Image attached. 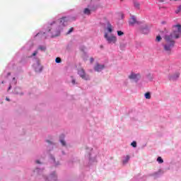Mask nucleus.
I'll use <instances>...</instances> for the list:
<instances>
[{
  "label": "nucleus",
  "instance_id": "28",
  "mask_svg": "<svg viewBox=\"0 0 181 181\" xmlns=\"http://www.w3.org/2000/svg\"><path fill=\"white\" fill-rule=\"evenodd\" d=\"M6 101H9V98H6Z\"/></svg>",
  "mask_w": 181,
  "mask_h": 181
},
{
  "label": "nucleus",
  "instance_id": "4",
  "mask_svg": "<svg viewBox=\"0 0 181 181\" xmlns=\"http://www.w3.org/2000/svg\"><path fill=\"white\" fill-rule=\"evenodd\" d=\"M129 78L138 81L139 78H141V75L139 74H132L130 76H129Z\"/></svg>",
  "mask_w": 181,
  "mask_h": 181
},
{
  "label": "nucleus",
  "instance_id": "27",
  "mask_svg": "<svg viewBox=\"0 0 181 181\" xmlns=\"http://www.w3.org/2000/svg\"><path fill=\"white\" fill-rule=\"evenodd\" d=\"M11 88H12V86H10L8 87V90H11Z\"/></svg>",
  "mask_w": 181,
  "mask_h": 181
},
{
  "label": "nucleus",
  "instance_id": "9",
  "mask_svg": "<svg viewBox=\"0 0 181 181\" xmlns=\"http://www.w3.org/2000/svg\"><path fill=\"white\" fill-rule=\"evenodd\" d=\"M83 13H85V15H91V10L86 8L84 9Z\"/></svg>",
  "mask_w": 181,
  "mask_h": 181
},
{
  "label": "nucleus",
  "instance_id": "25",
  "mask_svg": "<svg viewBox=\"0 0 181 181\" xmlns=\"http://www.w3.org/2000/svg\"><path fill=\"white\" fill-rule=\"evenodd\" d=\"M71 83H72V84H76V80L73 79Z\"/></svg>",
  "mask_w": 181,
  "mask_h": 181
},
{
  "label": "nucleus",
  "instance_id": "23",
  "mask_svg": "<svg viewBox=\"0 0 181 181\" xmlns=\"http://www.w3.org/2000/svg\"><path fill=\"white\" fill-rule=\"evenodd\" d=\"M36 54H37V51H35V52L33 53L32 56H36Z\"/></svg>",
  "mask_w": 181,
  "mask_h": 181
},
{
  "label": "nucleus",
  "instance_id": "21",
  "mask_svg": "<svg viewBox=\"0 0 181 181\" xmlns=\"http://www.w3.org/2000/svg\"><path fill=\"white\" fill-rule=\"evenodd\" d=\"M134 6H135V8H137L138 9H139V4L138 2L134 3Z\"/></svg>",
  "mask_w": 181,
  "mask_h": 181
},
{
  "label": "nucleus",
  "instance_id": "29",
  "mask_svg": "<svg viewBox=\"0 0 181 181\" xmlns=\"http://www.w3.org/2000/svg\"><path fill=\"white\" fill-rule=\"evenodd\" d=\"M47 142H48V144H50V141L49 140H47Z\"/></svg>",
  "mask_w": 181,
  "mask_h": 181
},
{
  "label": "nucleus",
  "instance_id": "24",
  "mask_svg": "<svg viewBox=\"0 0 181 181\" xmlns=\"http://www.w3.org/2000/svg\"><path fill=\"white\" fill-rule=\"evenodd\" d=\"M90 63H93V62H94V58H90Z\"/></svg>",
  "mask_w": 181,
  "mask_h": 181
},
{
  "label": "nucleus",
  "instance_id": "6",
  "mask_svg": "<svg viewBox=\"0 0 181 181\" xmlns=\"http://www.w3.org/2000/svg\"><path fill=\"white\" fill-rule=\"evenodd\" d=\"M67 22H69L67 17H63L60 19V23H62V26H66V25H67Z\"/></svg>",
  "mask_w": 181,
  "mask_h": 181
},
{
  "label": "nucleus",
  "instance_id": "16",
  "mask_svg": "<svg viewBox=\"0 0 181 181\" xmlns=\"http://www.w3.org/2000/svg\"><path fill=\"white\" fill-rule=\"evenodd\" d=\"M55 62L56 63H62V59L60 57H57Z\"/></svg>",
  "mask_w": 181,
  "mask_h": 181
},
{
  "label": "nucleus",
  "instance_id": "19",
  "mask_svg": "<svg viewBox=\"0 0 181 181\" xmlns=\"http://www.w3.org/2000/svg\"><path fill=\"white\" fill-rule=\"evenodd\" d=\"M131 146H133V148H136V141H133L131 144Z\"/></svg>",
  "mask_w": 181,
  "mask_h": 181
},
{
  "label": "nucleus",
  "instance_id": "1",
  "mask_svg": "<svg viewBox=\"0 0 181 181\" xmlns=\"http://www.w3.org/2000/svg\"><path fill=\"white\" fill-rule=\"evenodd\" d=\"M175 30L170 33L169 35H165L164 39L165 40V44L164 45V50L165 52H170L173 47H175V40L173 39H179L180 37V33H181V25H173Z\"/></svg>",
  "mask_w": 181,
  "mask_h": 181
},
{
  "label": "nucleus",
  "instance_id": "3",
  "mask_svg": "<svg viewBox=\"0 0 181 181\" xmlns=\"http://www.w3.org/2000/svg\"><path fill=\"white\" fill-rule=\"evenodd\" d=\"M78 74H79L80 77L83 80H90V76L86 74V71L83 69L78 70Z\"/></svg>",
  "mask_w": 181,
  "mask_h": 181
},
{
  "label": "nucleus",
  "instance_id": "2",
  "mask_svg": "<svg viewBox=\"0 0 181 181\" xmlns=\"http://www.w3.org/2000/svg\"><path fill=\"white\" fill-rule=\"evenodd\" d=\"M104 37L109 45H114L117 43V37L114 35L110 36L108 35V33H105Z\"/></svg>",
  "mask_w": 181,
  "mask_h": 181
},
{
  "label": "nucleus",
  "instance_id": "18",
  "mask_svg": "<svg viewBox=\"0 0 181 181\" xmlns=\"http://www.w3.org/2000/svg\"><path fill=\"white\" fill-rule=\"evenodd\" d=\"M180 12H181V5L175 11V13H180Z\"/></svg>",
  "mask_w": 181,
  "mask_h": 181
},
{
  "label": "nucleus",
  "instance_id": "7",
  "mask_svg": "<svg viewBox=\"0 0 181 181\" xmlns=\"http://www.w3.org/2000/svg\"><path fill=\"white\" fill-rule=\"evenodd\" d=\"M136 23V18L134 16H132L129 20V25H135Z\"/></svg>",
  "mask_w": 181,
  "mask_h": 181
},
{
  "label": "nucleus",
  "instance_id": "12",
  "mask_svg": "<svg viewBox=\"0 0 181 181\" xmlns=\"http://www.w3.org/2000/svg\"><path fill=\"white\" fill-rule=\"evenodd\" d=\"M38 49H39L40 50H42V52H46V47H45V46H40V47H38Z\"/></svg>",
  "mask_w": 181,
  "mask_h": 181
},
{
  "label": "nucleus",
  "instance_id": "20",
  "mask_svg": "<svg viewBox=\"0 0 181 181\" xmlns=\"http://www.w3.org/2000/svg\"><path fill=\"white\" fill-rule=\"evenodd\" d=\"M60 142H61V144H62V145L63 146H66V141H64V140L61 139V140H60Z\"/></svg>",
  "mask_w": 181,
  "mask_h": 181
},
{
  "label": "nucleus",
  "instance_id": "14",
  "mask_svg": "<svg viewBox=\"0 0 181 181\" xmlns=\"http://www.w3.org/2000/svg\"><path fill=\"white\" fill-rule=\"evenodd\" d=\"M180 76V74L179 73L175 74L173 76V78L175 80L176 78H179V76Z\"/></svg>",
  "mask_w": 181,
  "mask_h": 181
},
{
  "label": "nucleus",
  "instance_id": "8",
  "mask_svg": "<svg viewBox=\"0 0 181 181\" xmlns=\"http://www.w3.org/2000/svg\"><path fill=\"white\" fill-rule=\"evenodd\" d=\"M107 32H109V33H112V25H111V23H107Z\"/></svg>",
  "mask_w": 181,
  "mask_h": 181
},
{
  "label": "nucleus",
  "instance_id": "15",
  "mask_svg": "<svg viewBox=\"0 0 181 181\" xmlns=\"http://www.w3.org/2000/svg\"><path fill=\"white\" fill-rule=\"evenodd\" d=\"M117 35H118V36H124V32H122L121 30H118Z\"/></svg>",
  "mask_w": 181,
  "mask_h": 181
},
{
  "label": "nucleus",
  "instance_id": "30",
  "mask_svg": "<svg viewBox=\"0 0 181 181\" xmlns=\"http://www.w3.org/2000/svg\"><path fill=\"white\" fill-rule=\"evenodd\" d=\"M53 23H55V22H53L52 23H51V25H53Z\"/></svg>",
  "mask_w": 181,
  "mask_h": 181
},
{
  "label": "nucleus",
  "instance_id": "13",
  "mask_svg": "<svg viewBox=\"0 0 181 181\" xmlns=\"http://www.w3.org/2000/svg\"><path fill=\"white\" fill-rule=\"evenodd\" d=\"M157 162H158V163H163V159H162V157H158Z\"/></svg>",
  "mask_w": 181,
  "mask_h": 181
},
{
  "label": "nucleus",
  "instance_id": "26",
  "mask_svg": "<svg viewBox=\"0 0 181 181\" xmlns=\"http://www.w3.org/2000/svg\"><path fill=\"white\" fill-rule=\"evenodd\" d=\"M36 163H40V161L36 160Z\"/></svg>",
  "mask_w": 181,
  "mask_h": 181
},
{
  "label": "nucleus",
  "instance_id": "10",
  "mask_svg": "<svg viewBox=\"0 0 181 181\" xmlns=\"http://www.w3.org/2000/svg\"><path fill=\"white\" fill-rule=\"evenodd\" d=\"M145 98L146 100H151V93L149 92L145 93Z\"/></svg>",
  "mask_w": 181,
  "mask_h": 181
},
{
  "label": "nucleus",
  "instance_id": "31",
  "mask_svg": "<svg viewBox=\"0 0 181 181\" xmlns=\"http://www.w3.org/2000/svg\"><path fill=\"white\" fill-rule=\"evenodd\" d=\"M36 36H39V33H37V34L36 35Z\"/></svg>",
  "mask_w": 181,
  "mask_h": 181
},
{
  "label": "nucleus",
  "instance_id": "32",
  "mask_svg": "<svg viewBox=\"0 0 181 181\" xmlns=\"http://www.w3.org/2000/svg\"><path fill=\"white\" fill-rule=\"evenodd\" d=\"M8 76H11V73H8Z\"/></svg>",
  "mask_w": 181,
  "mask_h": 181
},
{
  "label": "nucleus",
  "instance_id": "17",
  "mask_svg": "<svg viewBox=\"0 0 181 181\" xmlns=\"http://www.w3.org/2000/svg\"><path fill=\"white\" fill-rule=\"evenodd\" d=\"M156 40V42H160V40H162V37H160V35L157 36Z\"/></svg>",
  "mask_w": 181,
  "mask_h": 181
},
{
  "label": "nucleus",
  "instance_id": "5",
  "mask_svg": "<svg viewBox=\"0 0 181 181\" xmlns=\"http://www.w3.org/2000/svg\"><path fill=\"white\" fill-rule=\"evenodd\" d=\"M105 66H104V65H101V64H97L95 66V67H94V69H95V71H101L102 70H104V68H105Z\"/></svg>",
  "mask_w": 181,
  "mask_h": 181
},
{
  "label": "nucleus",
  "instance_id": "11",
  "mask_svg": "<svg viewBox=\"0 0 181 181\" xmlns=\"http://www.w3.org/2000/svg\"><path fill=\"white\" fill-rule=\"evenodd\" d=\"M129 160V156H127L126 158L123 160V163H128V161Z\"/></svg>",
  "mask_w": 181,
  "mask_h": 181
},
{
  "label": "nucleus",
  "instance_id": "33",
  "mask_svg": "<svg viewBox=\"0 0 181 181\" xmlns=\"http://www.w3.org/2000/svg\"><path fill=\"white\" fill-rule=\"evenodd\" d=\"M13 80H15V78H13Z\"/></svg>",
  "mask_w": 181,
  "mask_h": 181
},
{
  "label": "nucleus",
  "instance_id": "22",
  "mask_svg": "<svg viewBox=\"0 0 181 181\" xmlns=\"http://www.w3.org/2000/svg\"><path fill=\"white\" fill-rule=\"evenodd\" d=\"M73 30H74V28H71L69 29V30L68 31V34H69V33H71V32H73Z\"/></svg>",
  "mask_w": 181,
  "mask_h": 181
}]
</instances>
